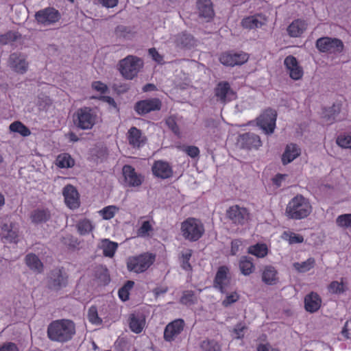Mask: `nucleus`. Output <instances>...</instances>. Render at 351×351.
<instances>
[{
	"label": "nucleus",
	"instance_id": "obj_1",
	"mask_svg": "<svg viewBox=\"0 0 351 351\" xmlns=\"http://www.w3.org/2000/svg\"><path fill=\"white\" fill-rule=\"evenodd\" d=\"M75 334V324L70 319L53 321L48 326L47 336L51 341L64 343L71 340Z\"/></svg>",
	"mask_w": 351,
	"mask_h": 351
},
{
	"label": "nucleus",
	"instance_id": "obj_2",
	"mask_svg": "<svg viewBox=\"0 0 351 351\" xmlns=\"http://www.w3.org/2000/svg\"><path fill=\"white\" fill-rule=\"evenodd\" d=\"M312 211L310 200L302 195H297L287 204L285 215L291 219L300 220L308 217Z\"/></svg>",
	"mask_w": 351,
	"mask_h": 351
},
{
	"label": "nucleus",
	"instance_id": "obj_3",
	"mask_svg": "<svg viewBox=\"0 0 351 351\" xmlns=\"http://www.w3.org/2000/svg\"><path fill=\"white\" fill-rule=\"evenodd\" d=\"M99 119L95 109L89 107L79 108L73 114V123L81 130H90Z\"/></svg>",
	"mask_w": 351,
	"mask_h": 351
},
{
	"label": "nucleus",
	"instance_id": "obj_4",
	"mask_svg": "<svg viewBox=\"0 0 351 351\" xmlns=\"http://www.w3.org/2000/svg\"><path fill=\"white\" fill-rule=\"evenodd\" d=\"M182 237L190 241L199 240L204 233V226L202 221L196 218L189 217L181 223Z\"/></svg>",
	"mask_w": 351,
	"mask_h": 351
},
{
	"label": "nucleus",
	"instance_id": "obj_5",
	"mask_svg": "<svg viewBox=\"0 0 351 351\" xmlns=\"http://www.w3.org/2000/svg\"><path fill=\"white\" fill-rule=\"evenodd\" d=\"M156 256L151 253H144L138 256H130L127 259L128 271L141 274L147 271L155 261Z\"/></svg>",
	"mask_w": 351,
	"mask_h": 351
},
{
	"label": "nucleus",
	"instance_id": "obj_6",
	"mask_svg": "<svg viewBox=\"0 0 351 351\" xmlns=\"http://www.w3.org/2000/svg\"><path fill=\"white\" fill-rule=\"evenodd\" d=\"M143 62L141 59L133 56H128L119 63V70L122 76L127 80L135 77L141 68Z\"/></svg>",
	"mask_w": 351,
	"mask_h": 351
},
{
	"label": "nucleus",
	"instance_id": "obj_7",
	"mask_svg": "<svg viewBox=\"0 0 351 351\" xmlns=\"http://www.w3.org/2000/svg\"><path fill=\"white\" fill-rule=\"evenodd\" d=\"M0 237L5 243H16L19 237V224L9 217L2 219Z\"/></svg>",
	"mask_w": 351,
	"mask_h": 351
},
{
	"label": "nucleus",
	"instance_id": "obj_8",
	"mask_svg": "<svg viewBox=\"0 0 351 351\" xmlns=\"http://www.w3.org/2000/svg\"><path fill=\"white\" fill-rule=\"evenodd\" d=\"M276 117L274 110L267 109L256 119L257 125L266 134H271L276 128Z\"/></svg>",
	"mask_w": 351,
	"mask_h": 351
},
{
	"label": "nucleus",
	"instance_id": "obj_9",
	"mask_svg": "<svg viewBox=\"0 0 351 351\" xmlns=\"http://www.w3.org/2000/svg\"><path fill=\"white\" fill-rule=\"evenodd\" d=\"M316 47L319 51L330 53H341L343 49V44L341 40L330 37L317 39Z\"/></svg>",
	"mask_w": 351,
	"mask_h": 351
},
{
	"label": "nucleus",
	"instance_id": "obj_10",
	"mask_svg": "<svg viewBox=\"0 0 351 351\" xmlns=\"http://www.w3.org/2000/svg\"><path fill=\"white\" fill-rule=\"evenodd\" d=\"M231 285V276L227 266L219 267L214 280V287L221 293H226Z\"/></svg>",
	"mask_w": 351,
	"mask_h": 351
},
{
	"label": "nucleus",
	"instance_id": "obj_11",
	"mask_svg": "<svg viewBox=\"0 0 351 351\" xmlns=\"http://www.w3.org/2000/svg\"><path fill=\"white\" fill-rule=\"evenodd\" d=\"M35 17L38 23L47 26L58 21L60 14L56 9L47 8L37 12Z\"/></svg>",
	"mask_w": 351,
	"mask_h": 351
},
{
	"label": "nucleus",
	"instance_id": "obj_12",
	"mask_svg": "<svg viewBox=\"0 0 351 351\" xmlns=\"http://www.w3.org/2000/svg\"><path fill=\"white\" fill-rule=\"evenodd\" d=\"M227 216L234 223L240 225L246 223L250 219L248 210L237 205L229 208L227 210Z\"/></svg>",
	"mask_w": 351,
	"mask_h": 351
},
{
	"label": "nucleus",
	"instance_id": "obj_13",
	"mask_svg": "<svg viewBox=\"0 0 351 351\" xmlns=\"http://www.w3.org/2000/svg\"><path fill=\"white\" fill-rule=\"evenodd\" d=\"M248 54L244 52H226L221 55L219 61L226 66H234L243 64L247 61Z\"/></svg>",
	"mask_w": 351,
	"mask_h": 351
},
{
	"label": "nucleus",
	"instance_id": "obj_14",
	"mask_svg": "<svg viewBox=\"0 0 351 351\" xmlns=\"http://www.w3.org/2000/svg\"><path fill=\"white\" fill-rule=\"evenodd\" d=\"M8 65L14 71L21 74L26 73L29 66L26 56L20 53H13L10 56Z\"/></svg>",
	"mask_w": 351,
	"mask_h": 351
},
{
	"label": "nucleus",
	"instance_id": "obj_15",
	"mask_svg": "<svg viewBox=\"0 0 351 351\" xmlns=\"http://www.w3.org/2000/svg\"><path fill=\"white\" fill-rule=\"evenodd\" d=\"M184 322L181 319H176L168 324L164 331V339L167 341H173L183 330Z\"/></svg>",
	"mask_w": 351,
	"mask_h": 351
},
{
	"label": "nucleus",
	"instance_id": "obj_16",
	"mask_svg": "<svg viewBox=\"0 0 351 351\" xmlns=\"http://www.w3.org/2000/svg\"><path fill=\"white\" fill-rule=\"evenodd\" d=\"M215 95L218 101L226 103L235 98L234 92L228 82H219L215 89Z\"/></svg>",
	"mask_w": 351,
	"mask_h": 351
},
{
	"label": "nucleus",
	"instance_id": "obj_17",
	"mask_svg": "<svg viewBox=\"0 0 351 351\" xmlns=\"http://www.w3.org/2000/svg\"><path fill=\"white\" fill-rule=\"evenodd\" d=\"M161 102L158 99L153 98L138 101L135 106V110L139 114H145L151 111L160 109Z\"/></svg>",
	"mask_w": 351,
	"mask_h": 351
},
{
	"label": "nucleus",
	"instance_id": "obj_18",
	"mask_svg": "<svg viewBox=\"0 0 351 351\" xmlns=\"http://www.w3.org/2000/svg\"><path fill=\"white\" fill-rule=\"evenodd\" d=\"M68 284L66 273L60 269L53 270L50 276V287L54 290H59L65 287Z\"/></svg>",
	"mask_w": 351,
	"mask_h": 351
},
{
	"label": "nucleus",
	"instance_id": "obj_19",
	"mask_svg": "<svg viewBox=\"0 0 351 351\" xmlns=\"http://www.w3.org/2000/svg\"><path fill=\"white\" fill-rule=\"evenodd\" d=\"M289 76L294 80H298L303 76V69L299 65L296 58L292 56H287L284 61Z\"/></svg>",
	"mask_w": 351,
	"mask_h": 351
},
{
	"label": "nucleus",
	"instance_id": "obj_20",
	"mask_svg": "<svg viewBox=\"0 0 351 351\" xmlns=\"http://www.w3.org/2000/svg\"><path fill=\"white\" fill-rule=\"evenodd\" d=\"M63 195L66 206L71 209H75L80 206L79 194L71 185L66 186L63 189Z\"/></svg>",
	"mask_w": 351,
	"mask_h": 351
},
{
	"label": "nucleus",
	"instance_id": "obj_21",
	"mask_svg": "<svg viewBox=\"0 0 351 351\" xmlns=\"http://www.w3.org/2000/svg\"><path fill=\"white\" fill-rule=\"evenodd\" d=\"M123 174L125 183L130 186H138L142 184L143 178L137 174L134 169L130 165L123 167Z\"/></svg>",
	"mask_w": 351,
	"mask_h": 351
},
{
	"label": "nucleus",
	"instance_id": "obj_22",
	"mask_svg": "<svg viewBox=\"0 0 351 351\" xmlns=\"http://www.w3.org/2000/svg\"><path fill=\"white\" fill-rule=\"evenodd\" d=\"M301 154L300 147L295 143H289L286 145L282 154L281 161L284 165H288L299 157Z\"/></svg>",
	"mask_w": 351,
	"mask_h": 351
},
{
	"label": "nucleus",
	"instance_id": "obj_23",
	"mask_svg": "<svg viewBox=\"0 0 351 351\" xmlns=\"http://www.w3.org/2000/svg\"><path fill=\"white\" fill-rule=\"evenodd\" d=\"M152 172L154 175L162 179H167L173 175L171 167L167 162L158 160L152 166Z\"/></svg>",
	"mask_w": 351,
	"mask_h": 351
},
{
	"label": "nucleus",
	"instance_id": "obj_24",
	"mask_svg": "<svg viewBox=\"0 0 351 351\" xmlns=\"http://www.w3.org/2000/svg\"><path fill=\"white\" fill-rule=\"evenodd\" d=\"M238 142L243 147L247 149H258L262 145L260 137L253 133H246L241 135Z\"/></svg>",
	"mask_w": 351,
	"mask_h": 351
},
{
	"label": "nucleus",
	"instance_id": "obj_25",
	"mask_svg": "<svg viewBox=\"0 0 351 351\" xmlns=\"http://www.w3.org/2000/svg\"><path fill=\"white\" fill-rule=\"evenodd\" d=\"M128 140L129 144L133 147L139 148L145 144L146 137L143 135L140 130L132 127L128 132Z\"/></svg>",
	"mask_w": 351,
	"mask_h": 351
},
{
	"label": "nucleus",
	"instance_id": "obj_26",
	"mask_svg": "<svg viewBox=\"0 0 351 351\" xmlns=\"http://www.w3.org/2000/svg\"><path fill=\"white\" fill-rule=\"evenodd\" d=\"M308 24L306 21L302 19L294 20L287 29L289 36L298 38L306 30Z\"/></svg>",
	"mask_w": 351,
	"mask_h": 351
},
{
	"label": "nucleus",
	"instance_id": "obj_27",
	"mask_svg": "<svg viewBox=\"0 0 351 351\" xmlns=\"http://www.w3.org/2000/svg\"><path fill=\"white\" fill-rule=\"evenodd\" d=\"M267 22V19L261 14H256L244 18L241 21L243 28L252 29L261 27Z\"/></svg>",
	"mask_w": 351,
	"mask_h": 351
},
{
	"label": "nucleus",
	"instance_id": "obj_28",
	"mask_svg": "<svg viewBox=\"0 0 351 351\" xmlns=\"http://www.w3.org/2000/svg\"><path fill=\"white\" fill-rule=\"evenodd\" d=\"M322 300L319 295L314 292L308 294L304 298L305 309L310 313H314L321 306Z\"/></svg>",
	"mask_w": 351,
	"mask_h": 351
},
{
	"label": "nucleus",
	"instance_id": "obj_29",
	"mask_svg": "<svg viewBox=\"0 0 351 351\" xmlns=\"http://www.w3.org/2000/svg\"><path fill=\"white\" fill-rule=\"evenodd\" d=\"M130 328L136 334L143 331L145 326V317L142 314H132L130 317Z\"/></svg>",
	"mask_w": 351,
	"mask_h": 351
},
{
	"label": "nucleus",
	"instance_id": "obj_30",
	"mask_svg": "<svg viewBox=\"0 0 351 351\" xmlns=\"http://www.w3.org/2000/svg\"><path fill=\"white\" fill-rule=\"evenodd\" d=\"M263 281L269 285H276L278 282V271L271 265L265 266L262 274Z\"/></svg>",
	"mask_w": 351,
	"mask_h": 351
},
{
	"label": "nucleus",
	"instance_id": "obj_31",
	"mask_svg": "<svg viewBox=\"0 0 351 351\" xmlns=\"http://www.w3.org/2000/svg\"><path fill=\"white\" fill-rule=\"evenodd\" d=\"M197 8L199 15L206 19H211L214 14L210 0H198Z\"/></svg>",
	"mask_w": 351,
	"mask_h": 351
},
{
	"label": "nucleus",
	"instance_id": "obj_32",
	"mask_svg": "<svg viewBox=\"0 0 351 351\" xmlns=\"http://www.w3.org/2000/svg\"><path fill=\"white\" fill-rule=\"evenodd\" d=\"M25 263L31 270L37 273L43 271V265L36 255L34 254H28L25 256Z\"/></svg>",
	"mask_w": 351,
	"mask_h": 351
},
{
	"label": "nucleus",
	"instance_id": "obj_33",
	"mask_svg": "<svg viewBox=\"0 0 351 351\" xmlns=\"http://www.w3.org/2000/svg\"><path fill=\"white\" fill-rule=\"evenodd\" d=\"M76 227L78 233L83 236L89 234L95 228L93 221L86 218L79 220Z\"/></svg>",
	"mask_w": 351,
	"mask_h": 351
},
{
	"label": "nucleus",
	"instance_id": "obj_34",
	"mask_svg": "<svg viewBox=\"0 0 351 351\" xmlns=\"http://www.w3.org/2000/svg\"><path fill=\"white\" fill-rule=\"evenodd\" d=\"M170 42L174 43L178 47H190L193 43V39L191 35L182 33L177 36L171 37Z\"/></svg>",
	"mask_w": 351,
	"mask_h": 351
},
{
	"label": "nucleus",
	"instance_id": "obj_35",
	"mask_svg": "<svg viewBox=\"0 0 351 351\" xmlns=\"http://www.w3.org/2000/svg\"><path fill=\"white\" fill-rule=\"evenodd\" d=\"M239 269L244 276H249L254 270V265L251 258L242 256L239 261Z\"/></svg>",
	"mask_w": 351,
	"mask_h": 351
},
{
	"label": "nucleus",
	"instance_id": "obj_36",
	"mask_svg": "<svg viewBox=\"0 0 351 351\" xmlns=\"http://www.w3.org/2000/svg\"><path fill=\"white\" fill-rule=\"evenodd\" d=\"M101 248L103 250L104 256L112 258L114 256V253L118 247V243L110 241L108 239H104L101 242Z\"/></svg>",
	"mask_w": 351,
	"mask_h": 351
},
{
	"label": "nucleus",
	"instance_id": "obj_37",
	"mask_svg": "<svg viewBox=\"0 0 351 351\" xmlns=\"http://www.w3.org/2000/svg\"><path fill=\"white\" fill-rule=\"evenodd\" d=\"M315 265V260L314 258H309L305 261L301 263H294L293 264V268L300 273H304L310 271L314 267Z\"/></svg>",
	"mask_w": 351,
	"mask_h": 351
},
{
	"label": "nucleus",
	"instance_id": "obj_38",
	"mask_svg": "<svg viewBox=\"0 0 351 351\" xmlns=\"http://www.w3.org/2000/svg\"><path fill=\"white\" fill-rule=\"evenodd\" d=\"M154 222L152 220L144 221L137 230V235L141 237H149L152 234Z\"/></svg>",
	"mask_w": 351,
	"mask_h": 351
},
{
	"label": "nucleus",
	"instance_id": "obj_39",
	"mask_svg": "<svg viewBox=\"0 0 351 351\" xmlns=\"http://www.w3.org/2000/svg\"><path fill=\"white\" fill-rule=\"evenodd\" d=\"M247 252L258 258H263L267 254L268 248L265 244L257 243L250 246Z\"/></svg>",
	"mask_w": 351,
	"mask_h": 351
},
{
	"label": "nucleus",
	"instance_id": "obj_40",
	"mask_svg": "<svg viewBox=\"0 0 351 351\" xmlns=\"http://www.w3.org/2000/svg\"><path fill=\"white\" fill-rule=\"evenodd\" d=\"M75 164L72 157L66 153L60 154L56 158V165L60 168H70Z\"/></svg>",
	"mask_w": 351,
	"mask_h": 351
},
{
	"label": "nucleus",
	"instance_id": "obj_41",
	"mask_svg": "<svg viewBox=\"0 0 351 351\" xmlns=\"http://www.w3.org/2000/svg\"><path fill=\"white\" fill-rule=\"evenodd\" d=\"M335 223L340 228L351 230V213L339 215L336 218Z\"/></svg>",
	"mask_w": 351,
	"mask_h": 351
},
{
	"label": "nucleus",
	"instance_id": "obj_42",
	"mask_svg": "<svg viewBox=\"0 0 351 351\" xmlns=\"http://www.w3.org/2000/svg\"><path fill=\"white\" fill-rule=\"evenodd\" d=\"M119 208L116 206L111 205L104 207L98 211L99 215L104 220H110L119 212Z\"/></svg>",
	"mask_w": 351,
	"mask_h": 351
},
{
	"label": "nucleus",
	"instance_id": "obj_43",
	"mask_svg": "<svg viewBox=\"0 0 351 351\" xmlns=\"http://www.w3.org/2000/svg\"><path fill=\"white\" fill-rule=\"evenodd\" d=\"M223 293L226 294V295L221 302V304L224 307H228L231 306L232 304L237 302L240 298L239 293L236 291L229 292L226 291V292Z\"/></svg>",
	"mask_w": 351,
	"mask_h": 351
},
{
	"label": "nucleus",
	"instance_id": "obj_44",
	"mask_svg": "<svg viewBox=\"0 0 351 351\" xmlns=\"http://www.w3.org/2000/svg\"><path fill=\"white\" fill-rule=\"evenodd\" d=\"M49 218V213L45 210H36L31 215L32 221L39 223L46 221Z\"/></svg>",
	"mask_w": 351,
	"mask_h": 351
},
{
	"label": "nucleus",
	"instance_id": "obj_45",
	"mask_svg": "<svg viewBox=\"0 0 351 351\" xmlns=\"http://www.w3.org/2000/svg\"><path fill=\"white\" fill-rule=\"evenodd\" d=\"M10 130L11 132H17L23 136H28L31 134L30 130L20 121H14L11 123Z\"/></svg>",
	"mask_w": 351,
	"mask_h": 351
},
{
	"label": "nucleus",
	"instance_id": "obj_46",
	"mask_svg": "<svg viewBox=\"0 0 351 351\" xmlns=\"http://www.w3.org/2000/svg\"><path fill=\"white\" fill-rule=\"evenodd\" d=\"M282 238L288 241L289 244L301 243L304 241V237L291 231H285L282 235Z\"/></svg>",
	"mask_w": 351,
	"mask_h": 351
},
{
	"label": "nucleus",
	"instance_id": "obj_47",
	"mask_svg": "<svg viewBox=\"0 0 351 351\" xmlns=\"http://www.w3.org/2000/svg\"><path fill=\"white\" fill-rule=\"evenodd\" d=\"M200 346L203 351H221L219 343L213 339L204 340Z\"/></svg>",
	"mask_w": 351,
	"mask_h": 351
},
{
	"label": "nucleus",
	"instance_id": "obj_48",
	"mask_svg": "<svg viewBox=\"0 0 351 351\" xmlns=\"http://www.w3.org/2000/svg\"><path fill=\"white\" fill-rule=\"evenodd\" d=\"M192 256V250L189 249H186L182 251L181 256H180V262L182 267L186 270H191V266L189 263V260Z\"/></svg>",
	"mask_w": 351,
	"mask_h": 351
},
{
	"label": "nucleus",
	"instance_id": "obj_49",
	"mask_svg": "<svg viewBox=\"0 0 351 351\" xmlns=\"http://www.w3.org/2000/svg\"><path fill=\"white\" fill-rule=\"evenodd\" d=\"M134 285L133 281L129 280L119 290V297L122 301L129 299L130 291L133 288Z\"/></svg>",
	"mask_w": 351,
	"mask_h": 351
},
{
	"label": "nucleus",
	"instance_id": "obj_50",
	"mask_svg": "<svg viewBox=\"0 0 351 351\" xmlns=\"http://www.w3.org/2000/svg\"><path fill=\"white\" fill-rule=\"evenodd\" d=\"M19 36V34L16 32H8L0 36V43L3 45L11 44L16 40Z\"/></svg>",
	"mask_w": 351,
	"mask_h": 351
},
{
	"label": "nucleus",
	"instance_id": "obj_51",
	"mask_svg": "<svg viewBox=\"0 0 351 351\" xmlns=\"http://www.w3.org/2000/svg\"><path fill=\"white\" fill-rule=\"evenodd\" d=\"M247 327L243 323L237 324L232 330L231 331V335L234 339H242L244 337Z\"/></svg>",
	"mask_w": 351,
	"mask_h": 351
},
{
	"label": "nucleus",
	"instance_id": "obj_52",
	"mask_svg": "<svg viewBox=\"0 0 351 351\" xmlns=\"http://www.w3.org/2000/svg\"><path fill=\"white\" fill-rule=\"evenodd\" d=\"M336 143L342 148L351 149V134H341L338 136Z\"/></svg>",
	"mask_w": 351,
	"mask_h": 351
},
{
	"label": "nucleus",
	"instance_id": "obj_53",
	"mask_svg": "<svg viewBox=\"0 0 351 351\" xmlns=\"http://www.w3.org/2000/svg\"><path fill=\"white\" fill-rule=\"evenodd\" d=\"M88 319L90 323L95 325H100L102 322L101 319L98 316L97 308L91 306L88 311Z\"/></svg>",
	"mask_w": 351,
	"mask_h": 351
},
{
	"label": "nucleus",
	"instance_id": "obj_54",
	"mask_svg": "<svg viewBox=\"0 0 351 351\" xmlns=\"http://www.w3.org/2000/svg\"><path fill=\"white\" fill-rule=\"evenodd\" d=\"M328 291L331 293L339 294L344 291L343 281H332L328 287Z\"/></svg>",
	"mask_w": 351,
	"mask_h": 351
},
{
	"label": "nucleus",
	"instance_id": "obj_55",
	"mask_svg": "<svg viewBox=\"0 0 351 351\" xmlns=\"http://www.w3.org/2000/svg\"><path fill=\"white\" fill-rule=\"evenodd\" d=\"M194 295L191 291H186L184 293L182 297L181 298V302L182 304L189 305L194 302Z\"/></svg>",
	"mask_w": 351,
	"mask_h": 351
},
{
	"label": "nucleus",
	"instance_id": "obj_56",
	"mask_svg": "<svg viewBox=\"0 0 351 351\" xmlns=\"http://www.w3.org/2000/svg\"><path fill=\"white\" fill-rule=\"evenodd\" d=\"M149 53L152 56V59L159 64L164 62L163 57L161 56L156 49L152 48L149 50Z\"/></svg>",
	"mask_w": 351,
	"mask_h": 351
},
{
	"label": "nucleus",
	"instance_id": "obj_57",
	"mask_svg": "<svg viewBox=\"0 0 351 351\" xmlns=\"http://www.w3.org/2000/svg\"><path fill=\"white\" fill-rule=\"evenodd\" d=\"M184 152L191 158H195L199 154L198 147L195 146H187L184 148Z\"/></svg>",
	"mask_w": 351,
	"mask_h": 351
},
{
	"label": "nucleus",
	"instance_id": "obj_58",
	"mask_svg": "<svg viewBox=\"0 0 351 351\" xmlns=\"http://www.w3.org/2000/svg\"><path fill=\"white\" fill-rule=\"evenodd\" d=\"M242 245V241L239 239L232 241L231 243V254H237V253L240 250Z\"/></svg>",
	"mask_w": 351,
	"mask_h": 351
},
{
	"label": "nucleus",
	"instance_id": "obj_59",
	"mask_svg": "<svg viewBox=\"0 0 351 351\" xmlns=\"http://www.w3.org/2000/svg\"><path fill=\"white\" fill-rule=\"evenodd\" d=\"M287 177V174H277L273 179V183L277 186L280 187L282 186V182L285 180Z\"/></svg>",
	"mask_w": 351,
	"mask_h": 351
},
{
	"label": "nucleus",
	"instance_id": "obj_60",
	"mask_svg": "<svg viewBox=\"0 0 351 351\" xmlns=\"http://www.w3.org/2000/svg\"><path fill=\"white\" fill-rule=\"evenodd\" d=\"M92 87L94 90L101 93H104L107 90V86L106 84L101 82H94L92 84Z\"/></svg>",
	"mask_w": 351,
	"mask_h": 351
},
{
	"label": "nucleus",
	"instance_id": "obj_61",
	"mask_svg": "<svg viewBox=\"0 0 351 351\" xmlns=\"http://www.w3.org/2000/svg\"><path fill=\"white\" fill-rule=\"evenodd\" d=\"M0 351H18V348L14 343L9 342L0 347Z\"/></svg>",
	"mask_w": 351,
	"mask_h": 351
},
{
	"label": "nucleus",
	"instance_id": "obj_62",
	"mask_svg": "<svg viewBox=\"0 0 351 351\" xmlns=\"http://www.w3.org/2000/svg\"><path fill=\"white\" fill-rule=\"evenodd\" d=\"M257 351H279L269 343H261L257 347Z\"/></svg>",
	"mask_w": 351,
	"mask_h": 351
},
{
	"label": "nucleus",
	"instance_id": "obj_63",
	"mask_svg": "<svg viewBox=\"0 0 351 351\" xmlns=\"http://www.w3.org/2000/svg\"><path fill=\"white\" fill-rule=\"evenodd\" d=\"M106 8H114L117 5L118 0H97Z\"/></svg>",
	"mask_w": 351,
	"mask_h": 351
},
{
	"label": "nucleus",
	"instance_id": "obj_64",
	"mask_svg": "<svg viewBox=\"0 0 351 351\" xmlns=\"http://www.w3.org/2000/svg\"><path fill=\"white\" fill-rule=\"evenodd\" d=\"M167 291V288L166 287H156L154 290V293L156 296H159L161 294H163Z\"/></svg>",
	"mask_w": 351,
	"mask_h": 351
}]
</instances>
